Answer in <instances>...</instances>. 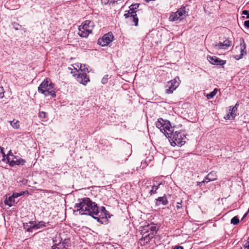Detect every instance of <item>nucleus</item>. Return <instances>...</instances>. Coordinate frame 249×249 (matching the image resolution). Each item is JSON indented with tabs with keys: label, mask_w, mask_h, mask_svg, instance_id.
Returning a JSON list of instances; mask_svg holds the SVG:
<instances>
[{
	"label": "nucleus",
	"mask_w": 249,
	"mask_h": 249,
	"mask_svg": "<svg viewBox=\"0 0 249 249\" xmlns=\"http://www.w3.org/2000/svg\"><path fill=\"white\" fill-rule=\"evenodd\" d=\"M74 208V211L79 212L81 215L87 214L93 216L97 215L99 212L97 204L92 202L89 197L78 199Z\"/></svg>",
	"instance_id": "obj_1"
},
{
	"label": "nucleus",
	"mask_w": 249,
	"mask_h": 249,
	"mask_svg": "<svg viewBox=\"0 0 249 249\" xmlns=\"http://www.w3.org/2000/svg\"><path fill=\"white\" fill-rule=\"evenodd\" d=\"M53 88L54 85L50 80L46 78L40 84L38 87V90L39 93L44 94L45 96L51 95L54 98L56 96V94Z\"/></svg>",
	"instance_id": "obj_2"
},
{
	"label": "nucleus",
	"mask_w": 249,
	"mask_h": 249,
	"mask_svg": "<svg viewBox=\"0 0 249 249\" xmlns=\"http://www.w3.org/2000/svg\"><path fill=\"white\" fill-rule=\"evenodd\" d=\"M158 231L157 226L154 224L147 225L143 227L142 231V237L141 238V241H144V244L147 243L152 239L154 234L157 233Z\"/></svg>",
	"instance_id": "obj_3"
},
{
	"label": "nucleus",
	"mask_w": 249,
	"mask_h": 249,
	"mask_svg": "<svg viewBox=\"0 0 249 249\" xmlns=\"http://www.w3.org/2000/svg\"><path fill=\"white\" fill-rule=\"evenodd\" d=\"M93 23L89 20H86L79 26L78 34L82 37H87L91 33Z\"/></svg>",
	"instance_id": "obj_4"
},
{
	"label": "nucleus",
	"mask_w": 249,
	"mask_h": 249,
	"mask_svg": "<svg viewBox=\"0 0 249 249\" xmlns=\"http://www.w3.org/2000/svg\"><path fill=\"white\" fill-rule=\"evenodd\" d=\"M185 138L186 137L184 134L180 132L176 131L173 135V136L171 139V140L172 141L171 144L172 145H174L173 144L174 143L175 145H182L185 143V141H184Z\"/></svg>",
	"instance_id": "obj_5"
},
{
	"label": "nucleus",
	"mask_w": 249,
	"mask_h": 249,
	"mask_svg": "<svg viewBox=\"0 0 249 249\" xmlns=\"http://www.w3.org/2000/svg\"><path fill=\"white\" fill-rule=\"evenodd\" d=\"M180 81L178 76H176L173 80L168 82L167 87L168 89H166V93L167 94H171L173 91L175 90L179 85Z\"/></svg>",
	"instance_id": "obj_6"
},
{
	"label": "nucleus",
	"mask_w": 249,
	"mask_h": 249,
	"mask_svg": "<svg viewBox=\"0 0 249 249\" xmlns=\"http://www.w3.org/2000/svg\"><path fill=\"white\" fill-rule=\"evenodd\" d=\"M114 36L112 33L109 32L103 36L102 38L98 39V44L102 46L108 45L113 40Z\"/></svg>",
	"instance_id": "obj_7"
},
{
	"label": "nucleus",
	"mask_w": 249,
	"mask_h": 249,
	"mask_svg": "<svg viewBox=\"0 0 249 249\" xmlns=\"http://www.w3.org/2000/svg\"><path fill=\"white\" fill-rule=\"evenodd\" d=\"M246 44L244 42L243 39H242V40L240 42V46L236 47V49L238 50L240 53V54L235 55L234 56V58L236 60H238L243 58V57L247 54V51L246 50Z\"/></svg>",
	"instance_id": "obj_8"
},
{
	"label": "nucleus",
	"mask_w": 249,
	"mask_h": 249,
	"mask_svg": "<svg viewBox=\"0 0 249 249\" xmlns=\"http://www.w3.org/2000/svg\"><path fill=\"white\" fill-rule=\"evenodd\" d=\"M77 82L83 85H86L88 82L89 81V76L85 72L78 71V73L74 75Z\"/></svg>",
	"instance_id": "obj_9"
},
{
	"label": "nucleus",
	"mask_w": 249,
	"mask_h": 249,
	"mask_svg": "<svg viewBox=\"0 0 249 249\" xmlns=\"http://www.w3.org/2000/svg\"><path fill=\"white\" fill-rule=\"evenodd\" d=\"M6 159L9 165L12 167L16 165H23L26 162L25 160L21 158L18 159L17 157L16 159H11L10 157H9V156H7Z\"/></svg>",
	"instance_id": "obj_10"
},
{
	"label": "nucleus",
	"mask_w": 249,
	"mask_h": 249,
	"mask_svg": "<svg viewBox=\"0 0 249 249\" xmlns=\"http://www.w3.org/2000/svg\"><path fill=\"white\" fill-rule=\"evenodd\" d=\"M169 125V121L168 120H164L161 118H160L158 119V121L156 123V126L157 128L160 129V131L163 132L165 128H166Z\"/></svg>",
	"instance_id": "obj_11"
},
{
	"label": "nucleus",
	"mask_w": 249,
	"mask_h": 249,
	"mask_svg": "<svg viewBox=\"0 0 249 249\" xmlns=\"http://www.w3.org/2000/svg\"><path fill=\"white\" fill-rule=\"evenodd\" d=\"M208 60H209L210 63H211L212 64L215 65H217V66H223L226 62V60H221L219 58H218L215 56H208Z\"/></svg>",
	"instance_id": "obj_12"
},
{
	"label": "nucleus",
	"mask_w": 249,
	"mask_h": 249,
	"mask_svg": "<svg viewBox=\"0 0 249 249\" xmlns=\"http://www.w3.org/2000/svg\"><path fill=\"white\" fill-rule=\"evenodd\" d=\"M165 128V129L162 132L164 135L169 139H171L174 134V129L173 127L171 126L170 122H169V125L168 124V126Z\"/></svg>",
	"instance_id": "obj_13"
},
{
	"label": "nucleus",
	"mask_w": 249,
	"mask_h": 249,
	"mask_svg": "<svg viewBox=\"0 0 249 249\" xmlns=\"http://www.w3.org/2000/svg\"><path fill=\"white\" fill-rule=\"evenodd\" d=\"M156 204L158 206L160 204H162L163 205H166L168 204V200L165 195L163 196L159 197L158 198L156 199Z\"/></svg>",
	"instance_id": "obj_14"
},
{
	"label": "nucleus",
	"mask_w": 249,
	"mask_h": 249,
	"mask_svg": "<svg viewBox=\"0 0 249 249\" xmlns=\"http://www.w3.org/2000/svg\"><path fill=\"white\" fill-rule=\"evenodd\" d=\"M62 240V239H61V240ZM61 241H60L59 242V243L58 244L57 246H63V248H61L60 247H58L57 249H67V248L68 247H69V246H71L70 240L69 239H65L63 241L62 243H61Z\"/></svg>",
	"instance_id": "obj_15"
},
{
	"label": "nucleus",
	"mask_w": 249,
	"mask_h": 249,
	"mask_svg": "<svg viewBox=\"0 0 249 249\" xmlns=\"http://www.w3.org/2000/svg\"><path fill=\"white\" fill-rule=\"evenodd\" d=\"M177 12L181 19H183V18L187 15L188 13L184 6H181L178 10Z\"/></svg>",
	"instance_id": "obj_16"
},
{
	"label": "nucleus",
	"mask_w": 249,
	"mask_h": 249,
	"mask_svg": "<svg viewBox=\"0 0 249 249\" xmlns=\"http://www.w3.org/2000/svg\"><path fill=\"white\" fill-rule=\"evenodd\" d=\"M15 198L13 195L8 197H6L4 200L5 204L8 205L9 207H12L14 205L15 203Z\"/></svg>",
	"instance_id": "obj_17"
},
{
	"label": "nucleus",
	"mask_w": 249,
	"mask_h": 249,
	"mask_svg": "<svg viewBox=\"0 0 249 249\" xmlns=\"http://www.w3.org/2000/svg\"><path fill=\"white\" fill-rule=\"evenodd\" d=\"M205 178L209 180L208 181L215 180L217 179L216 173L214 171L211 172L207 175Z\"/></svg>",
	"instance_id": "obj_18"
},
{
	"label": "nucleus",
	"mask_w": 249,
	"mask_h": 249,
	"mask_svg": "<svg viewBox=\"0 0 249 249\" xmlns=\"http://www.w3.org/2000/svg\"><path fill=\"white\" fill-rule=\"evenodd\" d=\"M169 20L171 21H175L177 20H181V19L180 18V17H179L178 15V13L174 12L171 14L169 18Z\"/></svg>",
	"instance_id": "obj_19"
},
{
	"label": "nucleus",
	"mask_w": 249,
	"mask_h": 249,
	"mask_svg": "<svg viewBox=\"0 0 249 249\" xmlns=\"http://www.w3.org/2000/svg\"><path fill=\"white\" fill-rule=\"evenodd\" d=\"M140 4L138 3L133 4L129 6V10L130 13H131L132 15H135L136 14V10L138 8Z\"/></svg>",
	"instance_id": "obj_20"
},
{
	"label": "nucleus",
	"mask_w": 249,
	"mask_h": 249,
	"mask_svg": "<svg viewBox=\"0 0 249 249\" xmlns=\"http://www.w3.org/2000/svg\"><path fill=\"white\" fill-rule=\"evenodd\" d=\"M38 229L46 227L47 225H50V222H45L43 221H40L37 222Z\"/></svg>",
	"instance_id": "obj_21"
},
{
	"label": "nucleus",
	"mask_w": 249,
	"mask_h": 249,
	"mask_svg": "<svg viewBox=\"0 0 249 249\" xmlns=\"http://www.w3.org/2000/svg\"><path fill=\"white\" fill-rule=\"evenodd\" d=\"M33 229H38L37 223L36 222L33 225H30L29 228H27V231L32 232Z\"/></svg>",
	"instance_id": "obj_22"
},
{
	"label": "nucleus",
	"mask_w": 249,
	"mask_h": 249,
	"mask_svg": "<svg viewBox=\"0 0 249 249\" xmlns=\"http://www.w3.org/2000/svg\"><path fill=\"white\" fill-rule=\"evenodd\" d=\"M160 185V184H158V185H157V186H156V185L152 186V188L149 192V193L151 195H154V194H155L156 193H157V190L159 189Z\"/></svg>",
	"instance_id": "obj_23"
},
{
	"label": "nucleus",
	"mask_w": 249,
	"mask_h": 249,
	"mask_svg": "<svg viewBox=\"0 0 249 249\" xmlns=\"http://www.w3.org/2000/svg\"><path fill=\"white\" fill-rule=\"evenodd\" d=\"M213 46L215 49H226V47L224 46L223 42H219L217 44H213Z\"/></svg>",
	"instance_id": "obj_24"
},
{
	"label": "nucleus",
	"mask_w": 249,
	"mask_h": 249,
	"mask_svg": "<svg viewBox=\"0 0 249 249\" xmlns=\"http://www.w3.org/2000/svg\"><path fill=\"white\" fill-rule=\"evenodd\" d=\"M217 92V89H214V90L212 92H210L209 94L207 95V98L208 99L213 98Z\"/></svg>",
	"instance_id": "obj_25"
},
{
	"label": "nucleus",
	"mask_w": 249,
	"mask_h": 249,
	"mask_svg": "<svg viewBox=\"0 0 249 249\" xmlns=\"http://www.w3.org/2000/svg\"><path fill=\"white\" fill-rule=\"evenodd\" d=\"M132 21H133V22H134V25L136 26H137L138 25V21H139V19H138V18L137 17V14H135V15H134L132 18H131V20Z\"/></svg>",
	"instance_id": "obj_26"
},
{
	"label": "nucleus",
	"mask_w": 249,
	"mask_h": 249,
	"mask_svg": "<svg viewBox=\"0 0 249 249\" xmlns=\"http://www.w3.org/2000/svg\"><path fill=\"white\" fill-rule=\"evenodd\" d=\"M239 222V219L237 216L233 217L231 221V223L233 225H237Z\"/></svg>",
	"instance_id": "obj_27"
},
{
	"label": "nucleus",
	"mask_w": 249,
	"mask_h": 249,
	"mask_svg": "<svg viewBox=\"0 0 249 249\" xmlns=\"http://www.w3.org/2000/svg\"><path fill=\"white\" fill-rule=\"evenodd\" d=\"M10 124L14 128L18 129L19 127V122L18 121L14 122V121H13L11 122Z\"/></svg>",
	"instance_id": "obj_28"
},
{
	"label": "nucleus",
	"mask_w": 249,
	"mask_h": 249,
	"mask_svg": "<svg viewBox=\"0 0 249 249\" xmlns=\"http://www.w3.org/2000/svg\"><path fill=\"white\" fill-rule=\"evenodd\" d=\"M237 107H233L231 110V112H230V114H231V116L232 117H234L235 116V113L237 111Z\"/></svg>",
	"instance_id": "obj_29"
},
{
	"label": "nucleus",
	"mask_w": 249,
	"mask_h": 249,
	"mask_svg": "<svg viewBox=\"0 0 249 249\" xmlns=\"http://www.w3.org/2000/svg\"><path fill=\"white\" fill-rule=\"evenodd\" d=\"M231 41L226 39L224 42H223L224 46L226 47V49H227L228 47L230 46L231 45Z\"/></svg>",
	"instance_id": "obj_30"
},
{
	"label": "nucleus",
	"mask_w": 249,
	"mask_h": 249,
	"mask_svg": "<svg viewBox=\"0 0 249 249\" xmlns=\"http://www.w3.org/2000/svg\"><path fill=\"white\" fill-rule=\"evenodd\" d=\"M25 193V192L22 191V192H21L19 193H14L13 194V196L15 198H18V197L23 195Z\"/></svg>",
	"instance_id": "obj_31"
},
{
	"label": "nucleus",
	"mask_w": 249,
	"mask_h": 249,
	"mask_svg": "<svg viewBox=\"0 0 249 249\" xmlns=\"http://www.w3.org/2000/svg\"><path fill=\"white\" fill-rule=\"evenodd\" d=\"M38 116L41 119H45L46 118V113L44 111H40L38 113Z\"/></svg>",
	"instance_id": "obj_32"
},
{
	"label": "nucleus",
	"mask_w": 249,
	"mask_h": 249,
	"mask_svg": "<svg viewBox=\"0 0 249 249\" xmlns=\"http://www.w3.org/2000/svg\"><path fill=\"white\" fill-rule=\"evenodd\" d=\"M101 211V213H104V215L107 217V215L108 214V212L106 210V208L103 206L102 207Z\"/></svg>",
	"instance_id": "obj_33"
},
{
	"label": "nucleus",
	"mask_w": 249,
	"mask_h": 249,
	"mask_svg": "<svg viewBox=\"0 0 249 249\" xmlns=\"http://www.w3.org/2000/svg\"><path fill=\"white\" fill-rule=\"evenodd\" d=\"M13 28L16 30H18L21 27V25H19L18 23L17 22H14L12 23Z\"/></svg>",
	"instance_id": "obj_34"
},
{
	"label": "nucleus",
	"mask_w": 249,
	"mask_h": 249,
	"mask_svg": "<svg viewBox=\"0 0 249 249\" xmlns=\"http://www.w3.org/2000/svg\"><path fill=\"white\" fill-rule=\"evenodd\" d=\"M80 69L81 70L80 72H89L88 68L86 67L85 65H84L83 67V66L81 64V66L80 67Z\"/></svg>",
	"instance_id": "obj_35"
},
{
	"label": "nucleus",
	"mask_w": 249,
	"mask_h": 249,
	"mask_svg": "<svg viewBox=\"0 0 249 249\" xmlns=\"http://www.w3.org/2000/svg\"><path fill=\"white\" fill-rule=\"evenodd\" d=\"M108 79V75H105L103 78L102 79V83L103 84H105L107 82Z\"/></svg>",
	"instance_id": "obj_36"
},
{
	"label": "nucleus",
	"mask_w": 249,
	"mask_h": 249,
	"mask_svg": "<svg viewBox=\"0 0 249 249\" xmlns=\"http://www.w3.org/2000/svg\"><path fill=\"white\" fill-rule=\"evenodd\" d=\"M134 15H132L131 13H130V11H128V13L124 14V17L125 18H130V20H131V18Z\"/></svg>",
	"instance_id": "obj_37"
},
{
	"label": "nucleus",
	"mask_w": 249,
	"mask_h": 249,
	"mask_svg": "<svg viewBox=\"0 0 249 249\" xmlns=\"http://www.w3.org/2000/svg\"><path fill=\"white\" fill-rule=\"evenodd\" d=\"M4 90L2 87H0V98H2L4 96Z\"/></svg>",
	"instance_id": "obj_38"
},
{
	"label": "nucleus",
	"mask_w": 249,
	"mask_h": 249,
	"mask_svg": "<svg viewBox=\"0 0 249 249\" xmlns=\"http://www.w3.org/2000/svg\"><path fill=\"white\" fill-rule=\"evenodd\" d=\"M242 14L246 16L247 18H249V12L248 10H243Z\"/></svg>",
	"instance_id": "obj_39"
},
{
	"label": "nucleus",
	"mask_w": 249,
	"mask_h": 249,
	"mask_svg": "<svg viewBox=\"0 0 249 249\" xmlns=\"http://www.w3.org/2000/svg\"><path fill=\"white\" fill-rule=\"evenodd\" d=\"M7 156H9V157H10V156H11L13 157V158L14 159H16V156L14 155L13 153L12 152L11 150H10L7 154Z\"/></svg>",
	"instance_id": "obj_40"
},
{
	"label": "nucleus",
	"mask_w": 249,
	"mask_h": 249,
	"mask_svg": "<svg viewBox=\"0 0 249 249\" xmlns=\"http://www.w3.org/2000/svg\"><path fill=\"white\" fill-rule=\"evenodd\" d=\"M208 181H206L205 180H203L202 181L200 182H197V186H201L203 184H205V183H207Z\"/></svg>",
	"instance_id": "obj_41"
},
{
	"label": "nucleus",
	"mask_w": 249,
	"mask_h": 249,
	"mask_svg": "<svg viewBox=\"0 0 249 249\" xmlns=\"http://www.w3.org/2000/svg\"><path fill=\"white\" fill-rule=\"evenodd\" d=\"M94 219H96L98 222L100 223L101 224H103V222L102 221V220H101V219L98 217H95L94 216V215H93V216H92Z\"/></svg>",
	"instance_id": "obj_42"
},
{
	"label": "nucleus",
	"mask_w": 249,
	"mask_h": 249,
	"mask_svg": "<svg viewBox=\"0 0 249 249\" xmlns=\"http://www.w3.org/2000/svg\"><path fill=\"white\" fill-rule=\"evenodd\" d=\"M244 249H249V240L244 245Z\"/></svg>",
	"instance_id": "obj_43"
},
{
	"label": "nucleus",
	"mask_w": 249,
	"mask_h": 249,
	"mask_svg": "<svg viewBox=\"0 0 249 249\" xmlns=\"http://www.w3.org/2000/svg\"><path fill=\"white\" fill-rule=\"evenodd\" d=\"M110 0H101L102 4L106 5L109 2Z\"/></svg>",
	"instance_id": "obj_44"
},
{
	"label": "nucleus",
	"mask_w": 249,
	"mask_h": 249,
	"mask_svg": "<svg viewBox=\"0 0 249 249\" xmlns=\"http://www.w3.org/2000/svg\"><path fill=\"white\" fill-rule=\"evenodd\" d=\"M244 25L246 28H249V20H246L244 22Z\"/></svg>",
	"instance_id": "obj_45"
},
{
	"label": "nucleus",
	"mask_w": 249,
	"mask_h": 249,
	"mask_svg": "<svg viewBox=\"0 0 249 249\" xmlns=\"http://www.w3.org/2000/svg\"><path fill=\"white\" fill-rule=\"evenodd\" d=\"M30 225L28 223H24L23 224V227L24 229L27 231V228H29Z\"/></svg>",
	"instance_id": "obj_46"
},
{
	"label": "nucleus",
	"mask_w": 249,
	"mask_h": 249,
	"mask_svg": "<svg viewBox=\"0 0 249 249\" xmlns=\"http://www.w3.org/2000/svg\"><path fill=\"white\" fill-rule=\"evenodd\" d=\"M53 242H55L53 246H52V249H57V247H55V246H57L58 244L56 243V241L55 240H53Z\"/></svg>",
	"instance_id": "obj_47"
},
{
	"label": "nucleus",
	"mask_w": 249,
	"mask_h": 249,
	"mask_svg": "<svg viewBox=\"0 0 249 249\" xmlns=\"http://www.w3.org/2000/svg\"><path fill=\"white\" fill-rule=\"evenodd\" d=\"M173 249H183V247L180 246H175Z\"/></svg>",
	"instance_id": "obj_48"
},
{
	"label": "nucleus",
	"mask_w": 249,
	"mask_h": 249,
	"mask_svg": "<svg viewBox=\"0 0 249 249\" xmlns=\"http://www.w3.org/2000/svg\"><path fill=\"white\" fill-rule=\"evenodd\" d=\"M0 153L4 156L5 155H4V151H3L4 148L1 146H0Z\"/></svg>",
	"instance_id": "obj_49"
},
{
	"label": "nucleus",
	"mask_w": 249,
	"mask_h": 249,
	"mask_svg": "<svg viewBox=\"0 0 249 249\" xmlns=\"http://www.w3.org/2000/svg\"><path fill=\"white\" fill-rule=\"evenodd\" d=\"M249 213V210H248V211H247V212H246V213L244 214V215H243V217H242V220L244 218H245L247 216V215H248V213Z\"/></svg>",
	"instance_id": "obj_50"
},
{
	"label": "nucleus",
	"mask_w": 249,
	"mask_h": 249,
	"mask_svg": "<svg viewBox=\"0 0 249 249\" xmlns=\"http://www.w3.org/2000/svg\"><path fill=\"white\" fill-rule=\"evenodd\" d=\"M181 207H182V206H181V203H179V202H178V204H177V209H179V208H181Z\"/></svg>",
	"instance_id": "obj_51"
},
{
	"label": "nucleus",
	"mask_w": 249,
	"mask_h": 249,
	"mask_svg": "<svg viewBox=\"0 0 249 249\" xmlns=\"http://www.w3.org/2000/svg\"><path fill=\"white\" fill-rule=\"evenodd\" d=\"M109 2L110 3H115V2H117V0H110Z\"/></svg>",
	"instance_id": "obj_52"
},
{
	"label": "nucleus",
	"mask_w": 249,
	"mask_h": 249,
	"mask_svg": "<svg viewBox=\"0 0 249 249\" xmlns=\"http://www.w3.org/2000/svg\"><path fill=\"white\" fill-rule=\"evenodd\" d=\"M35 222L36 221H29L28 223L30 225H33Z\"/></svg>",
	"instance_id": "obj_53"
},
{
	"label": "nucleus",
	"mask_w": 249,
	"mask_h": 249,
	"mask_svg": "<svg viewBox=\"0 0 249 249\" xmlns=\"http://www.w3.org/2000/svg\"><path fill=\"white\" fill-rule=\"evenodd\" d=\"M238 106H239L238 103H236V104H235V106H234V107H238Z\"/></svg>",
	"instance_id": "obj_54"
},
{
	"label": "nucleus",
	"mask_w": 249,
	"mask_h": 249,
	"mask_svg": "<svg viewBox=\"0 0 249 249\" xmlns=\"http://www.w3.org/2000/svg\"><path fill=\"white\" fill-rule=\"evenodd\" d=\"M146 2H149L150 1H152V0H144Z\"/></svg>",
	"instance_id": "obj_55"
},
{
	"label": "nucleus",
	"mask_w": 249,
	"mask_h": 249,
	"mask_svg": "<svg viewBox=\"0 0 249 249\" xmlns=\"http://www.w3.org/2000/svg\"><path fill=\"white\" fill-rule=\"evenodd\" d=\"M58 246L57 247H60V248H63V246Z\"/></svg>",
	"instance_id": "obj_56"
},
{
	"label": "nucleus",
	"mask_w": 249,
	"mask_h": 249,
	"mask_svg": "<svg viewBox=\"0 0 249 249\" xmlns=\"http://www.w3.org/2000/svg\"><path fill=\"white\" fill-rule=\"evenodd\" d=\"M247 241H249V237H248Z\"/></svg>",
	"instance_id": "obj_57"
}]
</instances>
